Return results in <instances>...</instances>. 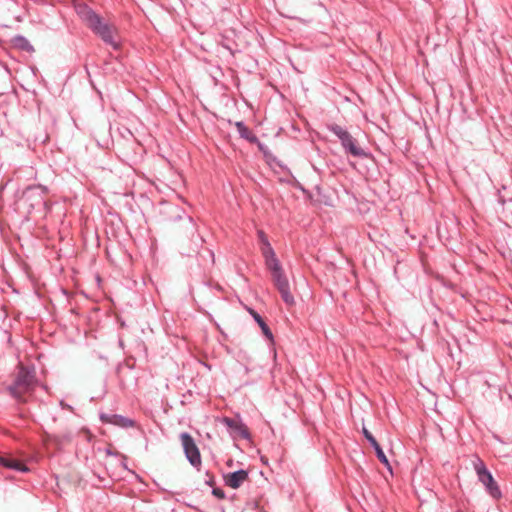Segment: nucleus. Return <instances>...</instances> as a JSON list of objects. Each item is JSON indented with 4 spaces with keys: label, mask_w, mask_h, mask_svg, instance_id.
<instances>
[{
    "label": "nucleus",
    "mask_w": 512,
    "mask_h": 512,
    "mask_svg": "<svg viewBox=\"0 0 512 512\" xmlns=\"http://www.w3.org/2000/svg\"><path fill=\"white\" fill-rule=\"evenodd\" d=\"M75 10L82 19V21L90 29H92L96 34H98L105 42H108L116 47V31L113 26L104 22L99 15H97L84 3H75Z\"/></svg>",
    "instance_id": "nucleus-1"
},
{
    "label": "nucleus",
    "mask_w": 512,
    "mask_h": 512,
    "mask_svg": "<svg viewBox=\"0 0 512 512\" xmlns=\"http://www.w3.org/2000/svg\"><path fill=\"white\" fill-rule=\"evenodd\" d=\"M204 366H205V368H208L209 370H211V365L204 363Z\"/></svg>",
    "instance_id": "nucleus-30"
},
{
    "label": "nucleus",
    "mask_w": 512,
    "mask_h": 512,
    "mask_svg": "<svg viewBox=\"0 0 512 512\" xmlns=\"http://www.w3.org/2000/svg\"><path fill=\"white\" fill-rule=\"evenodd\" d=\"M120 345L123 347L124 346V343L122 340H120Z\"/></svg>",
    "instance_id": "nucleus-34"
},
{
    "label": "nucleus",
    "mask_w": 512,
    "mask_h": 512,
    "mask_svg": "<svg viewBox=\"0 0 512 512\" xmlns=\"http://www.w3.org/2000/svg\"><path fill=\"white\" fill-rule=\"evenodd\" d=\"M257 236H258V240L260 242V244H266L269 242V239L266 235V233L263 231V230H258L257 231Z\"/></svg>",
    "instance_id": "nucleus-23"
},
{
    "label": "nucleus",
    "mask_w": 512,
    "mask_h": 512,
    "mask_svg": "<svg viewBox=\"0 0 512 512\" xmlns=\"http://www.w3.org/2000/svg\"><path fill=\"white\" fill-rule=\"evenodd\" d=\"M161 213L165 216V219L170 222L181 221L185 233L193 235L195 232V224L193 218L186 214L185 210L180 206L172 203H163Z\"/></svg>",
    "instance_id": "nucleus-6"
},
{
    "label": "nucleus",
    "mask_w": 512,
    "mask_h": 512,
    "mask_svg": "<svg viewBox=\"0 0 512 512\" xmlns=\"http://www.w3.org/2000/svg\"><path fill=\"white\" fill-rule=\"evenodd\" d=\"M362 434L364 438L369 442L371 447L374 449L377 459L387 468V470L392 474V466L385 455L382 447L376 440V438L372 435V433L365 427L362 428Z\"/></svg>",
    "instance_id": "nucleus-9"
},
{
    "label": "nucleus",
    "mask_w": 512,
    "mask_h": 512,
    "mask_svg": "<svg viewBox=\"0 0 512 512\" xmlns=\"http://www.w3.org/2000/svg\"><path fill=\"white\" fill-rule=\"evenodd\" d=\"M205 474L208 477V479L205 481V484L210 487L215 486L216 481H215V476L213 475V473H211L210 471H206Z\"/></svg>",
    "instance_id": "nucleus-24"
},
{
    "label": "nucleus",
    "mask_w": 512,
    "mask_h": 512,
    "mask_svg": "<svg viewBox=\"0 0 512 512\" xmlns=\"http://www.w3.org/2000/svg\"><path fill=\"white\" fill-rule=\"evenodd\" d=\"M259 512H267L264 508L262 510H259Z\"/></svg>",
    "instance_id": "nucleus-36"
},
{
    "label": "nucleus",
    "mask_w": 512,
    "mask_h": 512,
    "mask_svg": "<svg viewBox=\"0 0 512 512\" xmlns=\"http://www.w3.org/2000/svg\"><path fill=\"white\" fill-rule=\"evenodd\" d=\"M251 144H255L259 150V152L262 153V155H266L268 151H270V149L264 144L262 143L259 139H258V142H252Z\"/></svg>",
    "instance_id": "nucleus-22"
},
{
    "label": "nucleus",
    "mask_w": 512,
    "mask_h": 512,
    "mask_svg": "<svg viewBox=\"0 0 512 512\" xmlns=\"http://www.w3.org/2000/svg\"><path fill=\"white\" fill-rule=\"evenodd\" d=\"M211 493L217 499L223 500L226 498V494L222 488L213 486Z\"/></svg>",
    "instance_id": "nucleus-21"
},
{
    "label": "nucleus",
    "mask_w": 512,
    "mask_h": 512,
    "mask_svg": "<svg viewBox=\"0 0 512 512\" xmlns=\"http://www.w3.org/2000/svg\"><path fill=\"white\" fill-rule=\"evenodd\" d=\"M0 465L20 472H26L28 470L22 462L11 456H0Z\"/></svg>",
    "instance_id": "nucleus-15"
},
{
    "label": "nucleus",
    "mask_w": 512,
    "mask_h": 512,
    "mask_svg": "<svg viewBox=\"0 0 512 512\" xmlns=\"http://www.w3.org/2000/svg\"><path fill=\"white\" fill-rule=\"evenodd\" d=\"M326 128L337 136L346 154L361 159L370 158L372 156L370 152L361 148L358 145V141L342 126L331 123L327 124Z\"/></svg>",
    "instance_id": "nucleus-2"
},
{
    "label": "nucleus",
    "mask_w": 512,
    "mask_h": 512,
    "mask_svg": "<svg viewBox=\"0 0 512 512\" xmlns=\"http://www.w3.org/2000/svg\"><path fill=\"white\" fill-rule=\"evenodd\" d=\"M129 473H130V476L133 477V479H135V481L137 482H140V477L138 474H136L133 470H129Z\"/></svg>",
    "instance_id": "nucleus-26"
},
{
    "label": "nucleus",
    "mask_w": 512,
    "mask_h": 512,
    "mask_svg": "<svg viewBox=\"0 0 512 512\" xmlns=\"http://www.w3.org/2000/svg\"><path fill=\"white\" fill-rule=\"evenodd\" d=\"M227 465H228V466H231V465H232V460H229V461L227 462Z\"/></svg>",
    "instance_id": "nucleus-32"
},
{
    "label": "nucleus",
    "mask_w": 512,
    "mask_h": 512,
    "mask_svg": "<svg viewBox=\"0 0 512 512\" xmlns=\"http://www.w3.org/2000/svg\"><path fill=\"white\" fill-rule=\"evenodd\" d=\"M101 420L120 427H126L128 425V420L125 417L116 414L101 415Z\"/></svg>",
    "instance_id": "nucleus-16"
},
{
    "label": "nucleus",
    "mask_w": 512,
    "mask_h": 512,
    "mask_svg": "<svg viewBox=\"0 0 512 512\" xmlns=\"http://www.w3.org/2000/svg\"><path fill=\"white\" fill-rule=\"evenodd\" d=\"M260 250L264 258L266 268L280 263L270 242L262 244Z\"/></svg>",
    "instance_id": "nucleus-13"
},
{
    "label": "nucleus",
    "mask_w": 512,
    "mask_h": 512,
    "mask_svg": "<svg viewBox=\"0 0 512 512\" xmlns=\"http://www.w3.org/2000/svg\"><path fill=\"white\" fill-rule=\"evenodd\" d=\"M130 512H141V510H139L137 507H136V502H134L131 507H130Z\"/></svg>",
    "instance_id": "nucleus-27"
},
{
    "label": "nucleus",
    "mask_w": 512,
    "mask_h": 512,
    "mask_svg": "<svg viewBox=\"0 0 512 512\" xmlns=\"http://www.w3.org/2000/svg\"><path fill=\"white\" fill-rule=\"evenodd\" d=\"M234 125L239 133L240 138L248 141L249 143L258 142V137L243 121H236Z\"/></svg>",
    "instance_id": "nucleus-14"
},
{
    "label": "nucleus",
    "mask_w": 512,
    "mask_h": 512,
    "mask_svg": "<svg viewBox=\"0 0 512 512\" xmlns=\"http://www.w3.org/2000/svg\"><path fill=\"white\" fill-rule=\"evenodd\" d=\"M37 189H41L43 192H46V189L43 188V187H37ZM36 190V188H28L25 192H24V195H23V200L24 201H28L30 200L33 196H34V191Z\"/></svg>",
    "instance_id": "nucleus-20"
},
{
    "label": "nucleus",
    "mask_w": 512,
    "mask_h": 512,
    "mask_svg": "<svg viewBox=\"0 0 512 512\" xmlns=\"http://www.w3.org/2000/svg\"><path fill=\"white\" fill-rule=\"evenodd\" d=\"M248 311L255 320V322L259 325L263 335L270 341L272 345H274L273 333L269 326L267 325V323L265 322L264 318L252 308H249Z\"/></svg>",
    "instance_id": "nucleus-11"
},
{
    "label": "nucleus",
    "mask_w": 512,
    "mask_h": 512,
    "mask_svg": "<svg viewBox=\"0 0 512 512\" xmlns=\"http://www.w3.org/2000/svg\"><path fill=\"white\" fill-rule=\"evenodd\" d=\"M260 250L264 258L266 268L280 263L270 242L262 244Z\"/></svg>",
    "instance_id": "nucleus-12"
},
{
    "label": "nucleus",
    "mask_w": 512,
    "mask_h": 512,
    "mask_svg": "<svg viewBox=\"0 0 512 512\" xmlns=\"http://www.w3.org/2000/svg\"><path fill=\"white\" fill-rule=\"evenodd\" d=\"M260 460H261L262 464L268 465V458H267V456L262 455L260 457Z\"/></svg>",
    "instance_id": "nucleus-28"
},
{
    "label": "nucleus",
    "mask_w": 512,
    "mask_h": 512,
    "mask_svg": "<svg viewBox=\"0 0 512 512\" xmlns=\"http://www.w3.org/2000/svg\"><path fill=\"white\" fill-rule=\"evenodd\" d=\"M267 270L270 271L272 282H273L275 288L280 293V296H281L283 302L287 306L295 305V299L290 291L289 281H288V278L284 272V269H283L281 263L269 266V267H267Z\"/></svg>",
    "instance_id": "nucleus-5"
},
{
    "label": "nucleus",
    "mask_w": 512,
    "mask_h": 512,
    "mask_svg": "<svg viewBox=\"0 0 512 512\" xmlns=\"http://www.w3.org/2000/svg\"><path fill=\"white\" fill-rule=\"evenodd\" d=\"M472 465L478 481L482 483L487 494L496 501L500 500L503 496L502 491L485 462L478 455H474Z\"/></svg>",
    "instance_id": "nucleus-3"
},
{
    "label": "nucleus",
    "mask_w": 512,
    "mask_h": 512,
    "mask_svg": "<svg viewBox=\"0 0 512 512\" xmlns=\"http://www.w3.org/2000/svg\"><path fill=\"white\" fill-rule=\"evenodd\" d=\"M179 439L181 441L183 452L188 462L191 464V466L197 470H200L202 465L201 453L192 435L188 432H182L179 436Z\"/></svg>",
    "instance_id": "nucleus-7"
},
{
    "label": "nucleus",
    "mask_w": 512,
    "mask_h": 512,
    "mask_svg": "<svg viewBox=\"0 0 512 512\" xmlns=\"http://www.w3.org/2000/svg\"><path fill=\"white\" fill-rule=\"evenodd\" d=\"M129 195H130V197H133V195H134V194H133V192H132L131 190H130V192H129Z\"/></svg>",
    "instance_id": "nucleus-33"
},
{
    "label": "nucleus",
    "mask_w": 512,
    "mask_h": 512,
    "mask_svg": "<svg viewBox=\"0 0 512 512\" xmlns=\"http://www.w3.org/2000/svg\"><path fill=\"white\" fill-rule=\"evenodd\" d=\"M265 161L271 165L272 163H275L277 166H279L282 169H286V167L282 164L280 160L277 159V157L272 154L271 151H268L266 155L263 156Z\"/></svg>",
    "instance_id": "nucleus-19"
},
{
    "label": "nucleus",
    "mask_w": 512,
    "mask_h": 512,
    "mask_svg": "<svg viewBox=\"0 0 512 512\" xmlns=\"http://www.w3.org/2000/svg\"><path fill=\"white\" fill-rule=\"evenodd\" d=\"M316 190L320 194L321 188L319 186H316Z\"/></svg>",
    "instance_id": "nucleus-31"
},
{
    "label": "nucleus",
    "mask_w": 512,
    "mask_h": 512,
    "mask_svg": "<svg viewBox=\"0 0 512 512\" xmlns=\"http://www.w3.org/2000/svg\"><path fill=\"white\" fill-rule=\"evenodd\" d=\"M34 386V374L21 366L14 383L9 386L8 390L16 400L26 402Z\"/></svg>",
    "instance_id": "nucleus-4"
},
{
    "label": "nucleus",
    "mask_w": 512,
    "mask_h": 512,
    "mask_svg": "<svg viewBox=\"0 0 512 512\" xmlns=\"http://www.w3.org/2000/svg\"><path fill=\"white\" fill-rule=\"evenodd\" d=\"M509 201H512V191L506 186H502V188L498 190V202L504 204Z\"/></svg>",
    "instance_id": "nucleus-17"
},
{
    "label": "nucleus",
    "mask_w": 512,
    "mask_h": 512,
    "mask_svg": "<svg viewBox=\"0 0 512 512\" xmlns=\"http://www.w3.org/2000/svg\"><path fill=\"white\" fill-rule=\"evenodd\" d=\"M252 509L256 512H259V510H262L263 507L260 506V502L259 501H254L252 503Z\"/></svg>",
    "instance_id": "nucleus-25"
},
{
    "label": "nucleus",
    "mask_w": 512,
    "mask_h": 512,
    "mask_svg": "<svg viewBox=\"0 0 512 512\" xmlns=\"http://www.w3.org/2000/svg\"><path fill=\"white\" fill-rule=\"evenodd\" d=\"M455 512H464V511L461 509H457Z\"/></svg>",
    "instance_id": "nucleus-35"
},
{
    "label": "nucleus",
    "mask_w": 512,
    "mask_h": 512,
    "mask_svg": "<svg viewBox=\"0 0 512 512\" xmlns=\"http://www.w3.org/2000/svg\"><path fill=\"white\" fill-rule=\"evenodd\" d=\"M222 423L230 430L233 438L240 437L245 440H251V433L245 423L240 418L223 417Z\"/></svg>",
    "instance_id": "nucleus-8"
},
{
    "label": "nucleus",
    "mask_w": 512,
    "mask_h": 512,
    "mask_svg": "<svg viewBox=\"0 0 512 512\" xmlns=\"http://www.w3.org/2000/svg\"><path fill=\"white\" fill-rule=\"evenodd\" d=\"M248 478L249 472L245 469H239L234 472L223 474L224 484L232 489L240 488Z\"/></svg>",
    "instance_id": "nucleus-10"
},
{
    "label": "nucleus",
    "mask_w": 512,
    "mask_h": 512,
    "mask_svg": "<svg viewBox=\"0 0 512 512\" xmlns=\"http://www.w3.org/2000/svg\"><path fill=\"white\" fill-rule=\"evenodd\" d=\"M502 215L507 221H512V201L501 204Z\"/></svg>",
    "instance_id": "nucleus-18"
},
{
    "label": "nucleus",
    "mask_w": 512,
    "mask_h": 512,
    "mask_svg": "<svg viewBox=\"0 0 512 512\" xmlns=\"http://www.w3.org/2000/svg\"><path fill=\"white\" fill-rule=\"evenodd\" d=\"M137 426L136 422L132 419H130V427H135Z\"/></svg>",
    "instance_id": "nucleus-29"
}]
</instances>
